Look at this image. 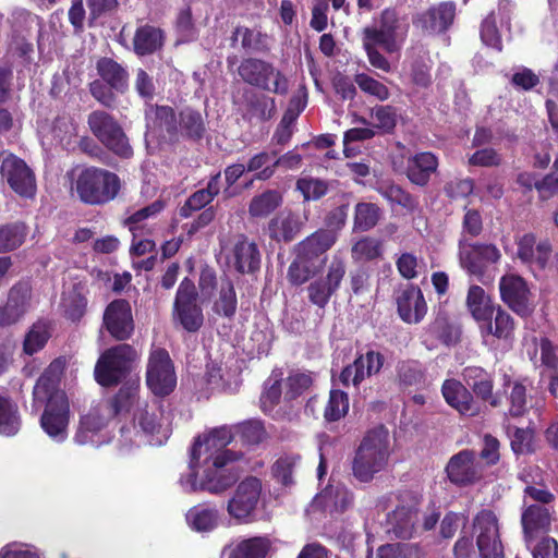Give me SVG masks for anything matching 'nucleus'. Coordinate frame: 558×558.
Instances as JSON below:
<instances>
[{
  "label": "nucleus",
  "mask_w": 558,
  "mask_h": 558,
  "mask_svg": "<svg viewBox=\"0 0 558 558\" xmlns=\"http://www.w3.org/2000/svg\"><path fill=\"white\" fill-rule=\"evenodd\" d=\"M136 357V350L126 343L107 349L95 365L96 381L104 387L118 385L131 372Z\"/></svg>",
  "instance_id": "7ed1b4c3"
},
{
  "label": "nucleus",
  "mask_w": 558,
  "mask_h": 558,
  "mask_svg": "<svg viewBox=\"0 0 558 558\" xmlns=\"http://www.w3.org/2000/svg\"><path fill=\"white\" fill-rule=\"evenodd\" d=\"M426 333L446 345L454 344L459 340L458 328L445 315L440 314L427 327Z\"/></svg>",
  "instance_id": "864d4df0"
},
{
  "label": "nucleus",
  "mask_w": 558,
  "mask_h": 558,
  "mask_svg": "<svg viewBox=\"0 0 558 558\" xmlns=\"http://www.w3.org/2000/svg\"><path fill=\"white\" fill-rule=\"evenodd\" d=\"M240 457L241 454L230 450H225L215 457L213 454L206 456L205 461H211V465L206 469L204 478L199 484L196 482V473L192 472L187 480L191 490H206L210 494L225 492L238 480V475L233 473V466H228V463L240 459Z\"/></svg>",
  "instance_id": "20e7f679"
},
{
  "label": "nucleus",
  "mask_w": 558,
  "mask_h": 558,
  "mask_svg": "<svg viewBox=\"0 0 558 558\" xmlns=\"http://www.w3.org/2000/svg\"><path fill=\"white\" fill-rule=\"evenodd\" d=\"M397 307L400 318L408 324L420 323L427 312V305L418 287L407 286L397 295Z\"/></svg>",
  "instance_id": "393cba45"
},
{
  "label": "nucleus",
  "mask_w": 558,
  "mask_h": 558,
  "mask_svg": "<svg viewBox=\"0 0 558 558\" xmlns=\"http://www.w3.org/2000/svg\"><path fill=\"white\" fill-rule=\"evenodd\" d=\"M173 323L187 332H197L204 325V314L198 304V292L194 282L184 278L177 290L172 312Z\"/></svg>",
  "instance_id": "0eeeda50"
},
{
  "label": "nucleus",
  "mask_w": 558,
  "mask_h": 558,
  "mask_svg": "<svg viewBox=\"0 0 558 558\" xmlns=\"http://www.w3.org/2000/svg\"><path fill=\"white\" fill-rule=\"evenodd\" d=\"M389 433L384 426L369 430L352 461V473L354 477L368 483L374 475L380 472L387 464L389 457Z\"/></svg>",
  "instance_id": "f257e3e1"
},
{
  "label": "nucleus",
  "mask_w": 558,
  "mask_h": 558,
  "mask_svg": "<svg viewBox=\"0 0 558 558\" xmlns=\"http://www.w3.org/2000/svg\"><path fill=\"white\" fill-rule=\"evenodd\" d=\"M0 173L9 186L20 196L32 198L35 195V173L22 158L8 150L1 151Z\"/></svg>",
  "instance_id": "1a4fd4ad"
},
{
  "label": "nucleus",
  "mask_w": 558,
  "mask_h": 558,
  "mask_svg": "<svg viewBox=\"0 0 558 558\" xmlns=\"http://www.w3.org/2000/svg\"><path fill=\"white\" fill-rule=\"evenodd\" d=\"M300 460L301 457L299 454H284L280 457L272 465L274 476L283 485L292 484V473Z\"/></svg>",
  "instance_id": "69168bd1"
},
{
  "label": "nucleus",
  "mask_w": 558,
  "mask_h": 558,
  "mask_svg": "<svg viewBox=\"0 0 558 558\" xmlns=\"http://www.w3.org/2000/svg\"><path fill=\"white\" fill-rule=\"evenodd\" d=\"M482 322V330L487 335L505 340L510 339L513 336L515 328L514 320L511 315L499 305L494 307L492 318Z\"/></svg>",
  "instance_id": "ea45409f"
},
{
  "label": "nucleus",
  "mask_w": 558,
  "mask_h": 558,
  "mask_svg": "<svg viewBox=\"0 0 558 558\" xmlns=\"http://www.w3.org/2000/svg\"><path fill=\"white\" fill-rule=\"evenodd\" d=\"M26 238V226L22 222L0 226V252H10L20 247Z\"/></svg>",
  "instance_id": "5fc2aeb1"
},
{
  "label": "nucleus",
  "mask_w": 558,
  "mask_h": 558,
  "mask_svg": "<svg viewBox=\"0 0 558 558\" xmlns=\"http://www.w3.org/2000/svg\"><path fill=\"white\" fill-rule=\"evenodd\" d=\"M98 75L118 93H125L129 87V73L124 66L111 58H101L96 64Z\"/></svg>",
  "instance_id": "e433bc0d"
},
{
  "label": "nucleus",
  "mask_w": 558,
  "mask_h": 558,
  "mask_svg": "<svg viewBox=\"0 0 558 558\" xmlns=\"http://www.w3.org/2000/svg\"><path fill=\"white\" fill-rule=\"evenodd\" d=\"M449 481L458 486H468L482 478V468L473 450L464 449L453 454L447 465Z\"/></svg>",
  "instance_id": "dca6fc26"
},
{
  "label": "nucleus",
  "mask_w": 558,
  "mask_h": 558,
  "mask_svg": "<svg viewBox=\"0 0 558 558\" xmlns=\"http://www.w3.org/2000/svg\"><path fill=\"white\" fill-rule=\"evenodd\" d=\"M473 531L476 534V546L481 558L504 557L498 519L492 510L484 509L474 517Z\"/></svg>",
  "instance_id": "9d476101"
},
{
  "label": "nucleus",
  "mask_w": 558,
  "mask_h": 558,
  "mask_svg": "<svg viewBox=\"0 0 558 558\" xmlns=\"http://www.w3.org/2000/svg\"><path fill=\"white\" fill-rule=\"evenodd\" d=\"M438 166V157L435 154L430 151L416 153L407 158L404 174L413 185L426 187L437 172Z\"/></svg>",
  "instance_id": "5701e85b"
},
{
  "label": "nucleus",
  "mask_w": 558,
  "mask_h": 558,
  "mask_svg": "<svg viewBox=\"0 0 558 558\" xmlns=\"http://www.w3.org/2000/svg\"><path fill=\"white\" fill-rule=\"evenodd\" d=\"M349 411V397L341 390H331L328 402L324 410V418L326 422H337L344 417Z\"/></svg>",
  "instance_id": "bf43d9fd"
},
{
  "label": "nucleus",
  "mask_w": 558,
  "mask_h": 558,
  "mask_svg": "<svg viewBox=\"0 0 558 558\" xmlns=\"http://www.w3.org/2000/svg\"><path fill=\"white\" fill-rule=\"evenodd\" d=\"M466 305L472 316L477 320H487L493 317L494 306L484 289L480 286H471L466 296Z\"/></svg>",
  "instance_id": "a18cd8bd"
},
{
  "label": "nucleus",
  "mask_w": 558,
  "mask_h": 558,
  "mask_svg": "<svg viewBox=\"0 0 558 558\" xmlns=\"http://www.w3.org/2000/svg\"><path fill=\"white\" fill-rule=\"evenodd\" d=\"M377 191L390 204L399 205L409 213H414L418 208V198L399 184L392 182L381 183Z\"/></svg>",
  "instance_id": "37998d69"
},
{
  "label": "nucleus",
  "mask_w": 558,
  "mask_h": 558,
  "mask_svg": "<svg viewBox=\"0 0 558 558\" xmlns=\"http://www.w3.org/2000/svg\"><path fill=\"white\" fill-rule=\"evenodd\" d=\"M383 244L379 240L364 236L355 242L351 250V256L355 262L374 260L381 256Z\"/></svg>",
  "instance_id": "13d9d810"
},
{
  "label": "nucleus",
  "mask_w": 558,
  "mask_h": 558,
  "mask_svg": "<svg viewBox=\"0 0 558 558\" xmlns=\"http://www.w3.org/2000/svg\"><path fill=\"white\" fill-rule=\"evenodd\" d=\"M554 508L530 505L521 514V524L525 538L531 539L536 533L547 532L551 525Z\"/></svg>",
  "instance_id": "c756f323"
},
{
  "label": "nucleus",
  "mask_w": 558,
  "mask_h": 558,
  "mask_svg": "<svg viewBox=\"0 0 558 558\" xmlns=\"http://www.w3.org/2000/svg\"><path fill=\"white\" fill-rule=\"evenodd\" d=\"M517 257L530 267L546 268L553 247L548 239L537 241L534 233H525L515 240Z\"/></svg>",
  "instance_id": "6ab92c4d"
},
{
  "label": "nucleus",
  "mask_w": 558,
  "mask_h": 558,
  "mask_svg": "<svg viewBox=\"0 0 558 558\" xmlns=\"http://www.w3.org/2000/svg\"><path fill=\"white\" fill-rule=\"evenodd\" d=\"M234 434L246 445H258L267 437L263 423L258 420L245 421L234 427Z\"/></svg>",
  "instance_id": "e2e57ef3"
},
{
  "label": "nucleus",
  "mask_w": 558,
  "mask_h": 558,
  "mask_svg": "<svg viewBox=\"0 0 558 558\" xmlns=\"http://www.w3.org/2000/svg\"><path fill=\"white\" fill-rule=\"evenodd\" d=\"M282 203L281 194L276 190H267L252 198L248 213L252 217L264 218L275 211Z\"/></svg>",
  "instance_id": "de8ad7c7"
},
{
  "label": "nucleus",
  "mask_w": 558,
  "mask_h": 558,
  "mask_svg": "<svg viewBox=\"0 0 558 558\" xmlns=\"http://www.w3.org/2000/svg\"><path fill=\"white\" fill-rule=\"evenodd\" d=\"M49 338L50 332L46 323L38 322L34 324L25 336L23 342L24 353L33 355L38 352L46 345Z\"/></svg>",
  "instance_id": "680f3d73"
},
{
  "label": "nucleus",
  "mask_w": 558,
  "mask_h": 558,
  "mask_svg": "<svg viewBox=\"0 0 558 558\" xmlns=\"http://www.w3.org/2000/svg\"><path fill=\"white\" fill-rule=\"evenodd\" d=\"M271 543L264 536L233 541L222 549L225 558H266Z\"/></svg>",
  "instance_id": "c85d7f7f"
},
{
  "label": "nucleus",
  "mask_w": 558,
  "mask_h": 558,
  "mask_svg": "<svg viewBox=\"0 0 558 558\" xmlns=\"http://www.w3.org/2000/svg\"><path fill=\"white\" fill-rule=\"evenodd\" d=\"M384 361V355L379 352L368 351L345 366L340 373L339 380L345 387L350 385L359 387L366 377L380 372Z\"/></svg>",
  "instance_id": "412c9836"
},
{
  "label": "nucleus",
  "mask_w": 558,
  "mask_h": 558,
  "mask_svg": "<svg viewBox=\"0 0 558 558\" xmlns=\"http://www.w3.org/2000/svg\"><path fill=\"white\" fill-rule=\"evenodd\" d=\"M260 492L262 484L257 477L250 476L242 481L228 502L229 514L239 521L248 519L256 509Z\"/></svg>",
  "instance_id": "2eb2a0df"
},
{
  "label": "nucleus",
  "mask_w": 558,
  "mask_h": 558,
  "mask_svg": "<svg viewBox=\"0 0 558 558\" xmlns=\"http://www.w3.org/2000/svg\"><path fill=\"white\" fill-rule=\"evenodd\" d=\"M62 307L68 319L78 322L85 315L87 307V300L83 288L74 284L71 289L63 292Z\"/></svg>",
  "instance_id": "49530a36"
},
{
  "label": "nucleus",
  "mask_w": 558,
  "mask_h": 558,
  "mask_svg": "<svg viewBox=\"0 0 558 558\" xmlns=\"http://www.w3.org/2000/svg\"><path fill=\"white\" fill-rule=\"evenodd\" d=\"M179 134L192 140H199L203 137L206 128L202 114L191 108H186L180 112V120L178 123Z\"/></svg>",
  "instance_id": "09e8293b"
},
{
  "label": "nucleus",
  "mask_w": 558,
  "mask_h": 558,
  "mask_svg": "<svg viewBox=\"0 0 558 558\" xmlns=\"http://www.w3.org/2000/svg\"><path fill=\"white\" fill-rule=\"evenodd\" d=\"M74 187L83 203L104 205L118 196L121 181L116 173L109 170L88 167L78 172Z\"/></svg>",
  "instance_id": "f03ea898"
},
{
  "label": "nucleus",
  "mask_w": 558,
  "mask_h": 558,
  "mask_svg": "<svg viewBox=\"0 0 558 558\" xmlns=\"http://www.w3.org/2000/svg\"><path fill=\"white\" fill-rule=\"evenodd\" d=\"M137 423L142 430L154 437L156 445L166 441L172 432L170 424V415L165 414L161 408L157 405L145 407L137 414Z\"/></svg>",
  "instance_id": "b1692460"
},
{
  "label": "nucleus",
  "mask_w": 558,
  "mask_h": 558,
  "mask_svg": "<svg viewBox=\"0 0 558 558\" xmlns=\"http://www.w3.org/2000/svg\"><path fill=\"white\" fill-rule=\"evenodd\" d=\"M163 44V34L161 29L144 25L136 29L133 46L138 56L151 54L161 48Z\"/></svg>",
  "instance_id": "a19ab883"
},
{
  "label": "nucleus",
  "mask_w": 558,
  "mask_h": 558,
  "mask_svg": "<svg viewBox=\"0 0 558 558\" xmlns=\"http://www.w3.org/2000/svg\"><path fill=\"white\" fill-rule=\"evenodd\" d=\"M398 500L396 509L389 515L391 530L399 538H411L418 530L416 523L421 499L411 492H404Z\"/></svg>",
  "instance_id": "f8f14e48"
},
{
  "label": "nucleus",
  "mask_w": 558,
  "mask_h": 558,
  "mask_svg": "<svg viewBox=\"0 0 558 558\" xmlns=\"http://www.w3.org/2000/svg\"><path fill=\"white\" fill-rule=\"evenodd\" d=\"M65 363L61 359L52 361L37 379L33 390L34 399L48 402L51 396L62 393L58 391V385L64 371Z\"/></svg>",
  "instance_id": "2f4dec72"
},
{
  "label": "nucleus",
  "mask_w": 558,
  "mask_h": 558,
  "mask_svg": "<svg viewBox=\"0 0 558 558\" xmlns=\"http://www.w3.org/2000/svg\"><path fill=\"white\" fill-rule=\"evenodd\" d=\"M233 264L241 274H253L260 267L257 245L244 235H240L233 246Z\"/></svg>",
  "instance_id": "72a5a7b5"
},
{
  "label": "nucleus",
  "mask_w": 558,
  "mask_h": 558,
  "mask_svg": "<svg viewBox=\"0 0 558 558\" xmlns=\"http://www.w3.org/2000/svg\"><path fill=\"white\" fill-rule=\"evenodd\" d=\"M539 349L542 363L551 371L549 391L558 398V347L554 345L547 338H542Z\"/></svg>",
  "instance_id": "3c124183"
},
{
  "label": "nucleus",
  "mask_w": 558,
  "mask_h": 558,
  "mask_svg": "<svg viewBox=\"0 0 558 558\" xmlns=\"http://www.w3.org/2000/svg\"><path fill=\"white\" fill-rule=\"evenodd\" d=\"M109 418L111 417L104 404L92 408L88 413L83 415L80 420L74 437L75 442L78 445H86L93 441L94 436H96L106 426Z\"/></svg>",
  "instance_id": "7c9ffc66"
},
{
  "label": "nucleus",
  "mask_w": 558,
  "mask_h": 558,
  "mask_svg": "<svg viewBox=\"0 0 558 558\" xmlns=\"http://www.w3.org/2000/svg\"><path fill=\"white\" fill-rule=\"evenodd\" d=\"M383 209L375 203H357L354 207L353 230L366 232L374 229L383 218Z\"/></svg>",
  "instance_id": "79ce46f5"
},
{
  "label": "nucleus",
  "mask_w": 558,
  "mask_h": 558,
  "mask_svg": "<svg viewBox=\"0 0 558 558\" xmlns=\"http://www.w3.org/2000/svg\"><path fill=\"white\" fill-rule=\"evenodd\" d=\"M397 380L402 389H421L425 386L426 371L416 360L399 361L396 366Z\"/></svg>",
  "instance_id": "58836bf2"
},
{
  "label": "nucleus",
  "mask_w": 558,
  "mask_h": 558,
  "mask_svg": "<svg viewBox=\"0 0 558 558\" xmlns=\"http://www.w3.org/2000/svg\"><path fill=\"white\" fill-rule=\"evenodd\" d=\"M247 172H254L255 179L266 181L276 172L275 150L259 151L252 156L246 163Z\"/></svg>",
  "instance_id": "603ef678"
},
{
  "label": "nucleus",
  "mask_w": 558,
  "mask_h": 558,
  "mask_svg": "<svg viewBox=\"0 0 558 558\" xmlns=\"http://www.w3.org/2000/svg\"><path fill=\"white\" fill-rule=\"evenodd\" d=\"M335 240V235L329 231H316L300 242L295 247V252L316 263V259L333 245Z\"/></svg>",
  "instance_id": "4c0bfd02"
},
{
  "label": "nucleus",
  "mask_w": 558,
  "mask_h": 558,
  "mask_svg": "<svg viewBox=\"0 0 558 558\" xmlns=\"http://www.w3.org/2000/svg\"><path fill=\"white\" fill-rule=\"evenodd\" d=\"M137 388L134 386H123L118 393L105 403V408L110 417H114L122 412H128L136 398Z\"/></svg>",
  "instance_id": "052dcab7"
},
{
  "label": "nucleus",
  "mask_w": 558,
  "mask_h": 558,
  "mask_svg": "<svg viewBox=\"0 0 558 558\" xmlns=\"http://www.w3.org/2000/svg\"><path fill=\"white\" fill-rule=\"evenodd\" d=\"M241 78L263 90L286 95L289 90L288 78L271 63L257 58L244 59L238 68Z\"/></svg>",
  "instance_id": "423d86ee"
},
{
  "label": "nucleus",
  "mask_w": 558,
  "mask_h": 558,
  "mask_svg": "<svg viewBox=\"0 0 558 558\" xmlns=\"http://www.w3.org/2000/svg\"><path fill=\"white\" fill-rule=\"evenodd\" d=\"M408 32V24L402 21L395 10H384L378 25L363 29V38L377 43L386 52L400 50Z\"/></svg>",
  "instance_id": "6e6552de"
},
{
  "label": "nucleus",
  "mask_w": 558,
  "mask_h": 558,
  "mask_svg": "<svg viewBox=\"0 0 558 558\" xmlns=\"http://www.w3.org/2000/svg\"><path fill=\"white\" fill-rule=\"evenodd\" d=\"M275 112L276 102L274 98L255 92H248L244 95L243 118L245 120L250 122L266 121L271 119Z\"/></svg>",
  "instance_id": "f704fd0d"
},
{
  "label": "nucleus",
  "mask_w": 558,
  "mask_h": 558,
  "mask_svg": "<svg viewBox=\"0 0 558 558\" xmlns=\"http://www.w3.org/2000/svg\"><path fill=\"white\" fill-rule=\"evenodd\" d=\"M302 222L296 214L289 210L278 213L268 222L270 239L277 242H291L300 233Z\"/></svg>",
  "instance_id": "473e14b6"
},
{
  "label": "nucleus",
  "mask_w": 558,
  "mask_h": 558,
  "mask_svg": "<svg viewBox=\"0 0 558 558\" xmlns=\"http://www.w3.org/2000/svg\"><path fill=\"white\" fill-rule=\"evenodd\" d=\"M501 300L518 315L532 313L530 290L525 280L518 275H505L499 282Z\"/></svg>",
  "instance_id": "a211bd4d"
},
{
  "label": "nucleus",
  "mask_w": 558,
  "mask_h": 558,
  "mask_svg": "<svg viewBox=\"0 0 558 558\" xmlns=\"http://www.w3.org/2000/svg\"><path fill=\"white\" fill-rule=\"evenodd\" d=\"M345 275V265L342 260H333L328 267L327 275L311 282L307 287L308 300L324 308L332 294L339 289Z\"/></svg>",
  "instance_id": "f3484780"
},
{
  "label": "nucleus",
  "mask_w": 558,
  "mask_h": 558,
  "mask_svg": "<svg viewBox=\"0 0 558 558\" xmlns=\"http://www.w3.org/2000/svg\"><path fill=\"white\" fill-rule=\"evenodd\" d=\"M146 383L156 396H167L177 386V376L173 363L165 349H154L150 352Z\"/></svg>",
  "instance_id": "9b49d317"
},
{
  "label": "nucleus",
  "mask_w": 558,
  "mask_h": 558,
  "mask_svg": "<svg viewBox=\"0 0 558 558\" xmlns=\"http://www.w3.org/2000/svg\"><path fill=\"white\" fill-rule=\"evenodd\" d=\"M236 294L234 286L229 278H222L220 281L219 296L214 303V312L225 317H232L236 311Z\"/></svg>",
  "instance_id": "8fccbe9b"
},
{
  "label": "nucleus",
  "mask_w": 558,
  "mask_h": 558,
  "mask_svg": "<svg viewBox=\"0 0 558 558\" xmlns=\"http://www.w3.org/2000/svg\"><path fill=\"white\" fill-rule=\"evenodd\" d=\"M87 124L94 136L110 151L122 158L132 157L133 149L129 138L111 114L95 110L88 114Z\"/></svg>",
  "instance_id": "39448f33"
},
{
  "label": "nucleus",
  "mask_w": 558,
  "mask_h": 558,
  "mask_svg": "<svg viewBox=\"0 0 558 558\" xmlns=\"http://www.w3.org/2000/svg\"><path fill=\"white\" fill-rule=\"evenodd\" d=\"M134 88L137 95L145 100L146 106L155 98L157 94V84L154 76L144 69H137L134 78Z\"/></svg>",
  "instance_id": "338daca9"
},
{
  "label": "nucleus",
  "mask_w": 558,
  "mask_h": 558,
  "mask_svg": "<svg viewBox=\"0 0 558 558\" xmlns=\"http://www.w3.org/2000/svg\"><path fill=\"white\" fill-rule=\"evenodd\" d=\"M500 251L493 244H466L460 241V263L473 275L482 274L487 264L497 263Z\"/></svg>",
  "instance_id": "4be33fe9"
},
{
  "label": "nucleus",
  "mask_w": 558,
  "mask_h": 558,
  "mask_svg": "<svg viewBox=\"0 0 558 558\" xmlns=\"http://www.w3.org/2000/svg\"><path fill=\"white\" fill-rule=\"evenodd\" d=\"M187 524L197 532H207L216 527L218 511L207 505H197L186 512Z\"/></svg>",
  "instance_id": "c03bdc74"
},
{
  "label": "nucleus",
  "mask_w": 558,
  "mask_h": 558,
  "mask_svg": "<svg viewBox=\"0 0 558 558\" xmlns=\"http://www.w3.org/2000/svg\"><path fill=\"white\" fill-rule=\"evenodd\" d=\"M454 3L442 2L417 15L414 20V24L425 33L439 34L449 28L454 20Z\"/></svg>",
  "instance_id": "a878e982"
},
{
  "label": "nucleus",
  "mask_w": 558,
  "mask_h": 558,
  "mask_svg": "<svg viewBox=\"0 0 558 558\" xmlns=\"http://www.w3.org/2000/svg\"><path fill=\"white\" fill-rule=\"evenodd\" d=\"M446 402L462 415L474 416L481 411L469 389L457 379H446L441 386Z\"/></svg>",
  "instance_id": "bb28decb"
},
{
  "label": "nucleus",
  "mask_w": 558,
  "mask_h": 558,
  "mask_svg": "<svg viewBox=\"0 0 558 558\" xmlns=\"http://www.w3.org/2000/svg\"><path fill=\"white\" fill-rule=\"evenodd\" d=\"M234 435L230 428L223 426L215 428L204 438L198 437L192 448L190 468L194 470L203 454L215 457L223 452L222 449L232 440Z\"/></svg>",
  "instance_id": "cd10ccee"
},
{
  "label": "nucleus",
  "mask_w": 558,
  "mask_h": 558,
  "mask_svg": "<svg viewBox=\"0 0 558 558\" xmlns=\"http://www.w3.org/2000/svg\"><path fill=\"white\" fill-rule=\"evenodd\" d=\"M373 128L390 133L397 125V111L391 106H376L371 113Z\"/></svg>",
  "instance_id": "0e129e2a"
},
{
  "label": "nucleus",
  "mask_w": 558,
  "mask_h": 558,
  "mask_svg": "<svg viewBox=\"0 0 558 558\" xmlns=\"http://www.w3.org/2000/svg\"><path fill=\"white\" fill-rule=\"evenodd\" d=\"M102 325L116 340L130 339L134 331V320L129 301L117 299L110 302L104 312Z\"/></svg>",
  "instance_id": "4468645a"
},
{
  "label": "nucleus",
  "mask_w": 558,
  "mask_h": 558,
  "mask_svg": "<svg viewBox=\"0 0 558 558\" xmlns=\"http://www.w3.org/2000/svg\"><path fill=\"white\" fill-rule=\"evenodd\" d=\"M376 558H420V555L410 544H387L378 548Z\"/></svg>",
  "instance_id": "774afa93"
},
{
  "label": "nucleus",
  "mask_w": 558,
  "mask_h": 558,
  "mask_svg": "<svg viewBox=\"0 0 558 558\" xmlns=\"http://www.w3.org/2000/svg\"><path fill=\"white\" fill-rule=\"evenodd\" d=\"M28 305V290L15 286L10 290L7 304L0 308V326L15 324L26 313Z\"/></svg>",
  "instance_id": "c9c22d12"
},
{
  "label": "nucleus",
  "mask_w": 558,
  "mask_h": 558,
  "mask_svg": "<svg viewBox=\"0 0 558 558\" xmlns=\"http://www.w3.org/2000/svg\"><path fill=\"white\" fill-rule=\"evenodd\" d=\"M147 134L177 140L179 126L175 111L166 105L148 104L145 108Z\"/></svg>",
  "instance_id": "aec40b11"
},
{
  "label": "nucleus",
  "mask_w": 558,
  "mask_h": 558,
  "mask_svg": "<svg viewBox=\"0 0 558 558\" xmlns=\"http://www.w3.org/2000/svg\"><path fill=\"white\" fill-rule=\"evenodd\" d=\"M40 425L52 440L62 442L66 439L69 403L64 393H57L49 398L40 417Z\"/></svg>",
  "instance_id": "ddd939ff"
},
{
  "label": "nucleus",
  "mask_w": 558,
  "mask_h": 558,
  "mask_svg": "<svg viewBox=\"0 0 558 558\" xmlns=\"http://www.w3.org/2000/svg\"><path fill=\"white\" fill-rule=\"evenodd\" d=\"M20 429V418L16 405L5 397L0 396V433L11 436Z\"/></svg>",
  "instance_id": "4d7b16f0"
},
{
  "label": "nucleus",
  "mask_w": 558,
  "mask_h": 558,
  "mask_svg": "<svg viewBox=\"0 0 558 558\" xmlns=\"http://www.w3.org/2000/svg\"><path fill=\"white\" fill-rule=\"evenodd\" d=\"M317 271L316 263L296 253L295 258L288 268V280L294 286H301Z\"/></svg>",
  "instance_id": "6e6d98bb"
}]
</instances>
